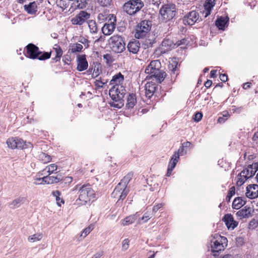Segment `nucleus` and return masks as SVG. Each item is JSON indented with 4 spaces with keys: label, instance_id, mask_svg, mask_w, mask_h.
Wrapping results in <instances>:
<instances>
[{
    "label": "nucleus",
    "instance_id": "f257e3e1",
    "mask_svg": "<svg viewBox=\"0 0 258 258\" xmlns=\"http://www.w3.org/2000/svg\"><path fill=\"white\" fill-rule=\"evenodd\" d=\"M124 76L120 72L114 75L110 81L109 85L112 86L109 91V95L113 100L110 103L111 106L120 108L124 104L123 98L126 90L122 86Z\"/></svg>",
    "mask_w": 258,
    "mask_h": 258
},
{
    "label": "nucleus",
    "instance_id": "2eb2a0df",
    "mask_svg": "<svg viewBox=\"0 0 258 258\" xmlns=\"http://www.w3.org/2000/svg\"><path fill=\"white\" fill-rule=\"evenodd\" d=\"M223 221L225 222L228 229L233 230L238 225V222L234 220L233 217L230 214L224 215Z\"/></svg>",
    "mask_w": 258,
    "mask_h": 258
},
{
    "label": "nucleus",
    "instance_id": "c85d7f7f",
    "mask_svg": "<svg viewBox=\"0 0 258 258\" xmlns=\"http://www.w3.org/2000/svg\"><path fill=\"white\" fill-rule=\"evenodd\" d=\"M25 201V198L23 197H19L14 200L9 205L11 208L15 209L19 207L20 205L24 204Z\"/></svg>",
    "mask_w": 258,
    "mask_h": 258
},
{
    "label": "nucleus",
    "instance_id": "bf43d9fd",
    "mask_svg": "<svg viewBox=\"0 0 258 258\" xmlns=\"http://www.w3.org/2000/svg\"><path fill=\"white\" fill-rule=\"evenodd\" d=\"M155 38L152 39H147L145 41L146 44L149 46H152V45L155 43Z\"/></svg>",
    "mask_w": 258,
    "mask_h": 258
},
{
    "label": "nucleus",
    "instance_id": "338daca9",
    "mask_svg": "<svg viewBox=\"0 0 258 258\" xmlns=\"http://www.w3.org/2000/svg\"><path fill=\"white\" fill-rule=\"evenodd\" d=\"M212 84V81L210 80H208L204 84V86L207 88H210Z\"/></svg>",
    "mask_w": 258,
    "mask_h": 258
},
{
    "label": "nucleus",
    "instance_id": "f8f14e48",
    "mask_svg": "<svg viewBox=\"0 0 258 258\" xmlns=\"http://www.w3.org/2000/svg\"><path fill=\"white\" fill-rule=\"evenodd\" d=\"M199 19L198 13L194 11L190 12L188 14L185 16L183 19V23L185 25H194Z\"/></svg>",
    "mask_w": 258,
    "mask_h": 258
},
{
    "label": "nucleus",
    "instance_id": "13d9d810",
    "mask_svg": "<svg viewBox=\"0 0 258 258\" xmlns=\"http://www.w3.org/2000/svg\"><path fill=\"white\" fill-rule=\"evenodd\" d=\"M242 110L243 108L242 107H236L235 106H232V111L233 113L236 112L237 113H240Z\"/></svg>",
    "mask_w": 258,
    "mask_h": 258
},
{
    "label": "nucleus",
    "instance_id": "ddd939ff",
    "mask_svg": "<svg viewBox=\"0 0 258 258\" xmlns=\"http://www.w3.org/2000/svg\"><path fill=\"white\" fill-rule=\"evenodd\" d=\"M128 194V190L122 188V187L117 184L113 191L111 196L114 198L118 199V200H123Z\"/></svg>",
    "mask_w": 258,
    "mask_h": 258
},
{
    "label": "nucleus",
    "instance_id": "393cba45",
    "mask_svg": "<svg viewBox=\"0 0 258 258\" xmlns=\"http://www.w3.org/2000/svg\"><path fill=\"white\" fill-rule=\"evenodd\" d=\"M25 10L29 14H34L37 11V7L35 2L24 6Z\"/></svg>",
    "mask_w": 258,
    "mask_h": 258
},
{
    "label": "nucleus",
    "instance_id": "1a4fd4ad",
    "mask_svg": "<svg viewBox=\"0 0 258 258\" xmlns=\"http://www.w3.org/2000/svg\"><path fill=\"white\" fill-rule=\"evenodd\" d=\"M90 17V14L81 11L75 17L72 19L71 22L74 25H82L84 24Z\"/></svg>",
    "mask_w": 258,
    "mask_h": 258
},
{
    "label": "nucleus",
    "instance_id": "423d86ee",
    "mask_svg": "<svg viewBox=\"0 0 258 258\" xmlns=\"http://www.w3.org/2000/svg\"><path fill=\"white\" fill-rule=\"evenodd\" d=\"M144 7L141 0H130L123 6V10L127 14L132 15L139 11Z\"/></svg>",
    "mask_w": 258,
    "mask_h": 258
},
{
    "label": "nucleus",
    "instance_id": "052dcab7",
    "mask_svg": "<svg viewBox=\"0 0 258 258\" xmlns=\"http://www.w3.org/2000/svg\"><path fill=\"white\" fill-rule=\"evenodd\" d=\"M163 206V204H158L156 205H155L153 207V212H154V213H156V212H157Z\"/></svg>",
    "mask_w": 258,
    "mask_h": 258
},
{
    "label": "nucleus",
    "instance_id": "774afa93",
    "mask_svg": "<svg viewBox=\"0 0 258 258\" xmlns=\"http://www.w3.org/2000/svg\"><path fill=\"white\" fill-rule=\"evenodd\" d=\"M103 255V252L100 251L95 254L92 258H100Z\"/></svg>",
    "mask_w": 258,
    "mask_h": 258
},
{
    "label": "nucleus",
    "instance_id": "2f4dec72",
    "mask_svg": "<svg viewBox=\"0 0 258 258\" xmlns=\"http://www.w3.org/2000/svg\"><path fill=\"white\" fill-rule=\"evenodd\" d=\"M17 149H24L32 147L30 143H27L24 142L22 139L17 138Z\"/></svg>",
    "mask_w": 258,
    "mask_h": 258
},
{
    "label": "nucleus",
    "instance_id": "a19ab883",
    "mask_svg": "<svg viewBox=\"0 0 258 258\" xmlns=\"http://www.w3.org/2000/svg\"><path fill=\"white\" fill-rule=\"evenodd\" d=\"M96 2L100 6L107 7L111 5L112 0H95Z\"/></svg>",
    "mask_w": 258,
    "mask_h": 258
},
{
    "label": "nucleus",
    "instance_id": "39448f33",
    "mask_svg": "<svg viewBox=\"0 0 258 258\" xmlns=\"http://www.w3.org/2000/svg\"><path fill=\"white\" fill-rule=\"evenodd\" d=\"M159 14L161 19L165 22L173 19L177 14L176 6L173 4H167L161 8Z\"/></svg>",
    "mask_w": 258,
    "mask_h": 258
},
{
    "label": "nucleus",
    "instance_id": "cd10ccee",
    "mask_svg": "<svg viewBox=\"0 0 258 258\" xmlns=\"http://www.w3.org/2000/svg\"><path fill=\"white\" fill-rule=\"evenodd\" d=\"M133 176V174L132 173H128L122 179H121L120 182L118 184L121 186L122 188L126 189L127 185L132 179Z\"/></svg>",
    "mask_w": 258,
    "mask_h": 258
},
{
    "label": "nucleus",
    "instance_id": "5fc2aeb1",
    "mask_svg": "<svg viewBox=\"0 0 258 258\" xmlns=\"http://www.w3.org/2000/svg\"><path fill=\"white\" fill-rule=\"evenodd\" d=\"M203 117V114L201 112H198L195 115L193 119L197 122L200 121Z\"/></svg>",
    "mask_w": 258,
    "mask_h": 258
},
{
    "label": "nucleus",
    "instance_id": "680f3d73",
    "mask_svg": "<svg viewBox=\"0 0 258 258\" xmlns=\"http://www.w3.org/2000/svg\"><path fill=\"white\" fill-rule=\"evenodd\" d=\"M219 77L222 82H225L228 80V76L225 74H220Z\"/></svg>",
    "mask_w": 258,
    "mask_h": 258
},
{
    "label": "nucleus",
    "instance_id": "f03ea898",
    "mask_svg": "<svg viewBox=\"0 0 258 258\" xmlns=\"http://www.w3.org/2000/svg\"><path fill=\"white\" fill-rule=\"evenodd\" d=\"M161 64L159 60H154L150 62L145 69L148 74L147 79H153L158 83H161L166 77V74L161 70Z\"/></svg>",
    "mask_w": 258,
    "mask_h": 258
},
{
    "label": "nucleus",
    "instance_id": "37998d69",
    "mask_svg": "<svg viewBox=\"0 0 258 258\" xmlns=\"http://www.w3.org/2000/svg\"><path fill=\"white\" fill-rule=\"evenodd\" d=\"M235 194V188L234 186H232L229 190L227 196L226 198V200L227 202H229L232 197Z\"/></svg>",
    "mask_w": 258,
    "mask_h": 258
},
{
    "label": "nucleus",
    "instance_id": "c756f323",
    "mask_svg": "<svg viewBox=\"0 0 258 258\" xmlns=\"http://www.w3.org/2000/svg\"><path fill=\"white\" fill-rule=\"evenodd\" d=\"M87 23L90 32L93 34H96L98 32V29L96 21L93 20H90L87 21Z\"/></svg>",
    "mask_w": 258,
    "mask_h": 258
},
{
    "label": "nucleus",
    "instance_id": "4be33fe9",
    "mask_svg": "<svg viewBox=\"0 0 258 258\" xmlns=\"http://www.w3.org/2000/svg\"><path fill=\"white\" fill-rule=\"evenodd\" d=\"M229 18L228 17H220L216 20L215 25L219 29L224 30L225 27L227 26Z\"/></svg>",
    "mask_w": 258,
    "mask_h": 258
},
{
    "label": "nucleus",
    "instance_id": "603ef678",
    "mask_svg": "<svg viewBox=\"0 0 258 258\" xmlns=\"http://www.w3.org/2000/svg\"><path fill=\"white\" fill-rule=\"evenodd\" d=\"M129 240L128 239H124L122 242V249L124 250H126L128 249L129 247Z\"/></svg>",
    "mask_w": 258,
    "mask_h": 258
},
{
    "label": "nucleus",
    "instance_id": "7ed1b4c3",
    "mask_svg": "<svg viewBox=\"0 0 258 258\" xmlns=\"http://www.w3.org/2000/svg\"><path fill=\"white\" fill-rule=\"evenodd\" d=\"M78 190L79 198L77 200L81 202L82 205H86L91 200L95 198V191L89 184H77L72 189V191Z\"/></svg>",
    "mask_w": 258,
    "mask_h": 258
},
{
    "label": "nucleus",
    "instance_id": "aec40b11",
    "mask_svg": "<svg viewBox=\"0 0 258 258\" xmlns=\"http://www.w3.org/2000/svg\"><path fill=\"white\" fill-rule=\"evenodd\" d=\"M127 50L133 54H137L140 48V43L138 40L130 41L127 45Z\"/></svg>",
    "mask_w": 258,
    "mask_h": 258
},
{
    "label": "nucleus",
    "instance_id": "6e6d98bb",
    "mask_svg": "<svg viewBox=\"0 0 258 258\" xmlns=\"http://www.w3.org/2000/svg\"><path fill=\"white\" fill-rule=\"evenodd\" d=\"M175 164L174 163H169L168 168L167 169V172L166 173V175L167 176H169L171 175V172L173 170V169L175 168Z\"/></svg>",
    "mask_w": 258,
    "mask_h": 258
},
{
    "label": "nucleus",
    "instance_id": "7c9ffc66",
    "mask_svg": "<svg viewBox=\"0 0 258 258\" xmlns=\"http://www.w3.org/2000/svg\"><path fill=\"white\" fill-rule=\"evenodd\" d=\"M57 165L53 163L50 164L48 166H47L41 172V175H43L45 173V172H46L48 173V175H50L51 174L53 173L55 171L57 170Z\"/></svg>",
    "mask_w": 258,
    "mask_h": 258
},
{
    "label": "nucleus",
    "instance_id": "a18cd8bd",
    "mask_svg": "<svg viewBox=\"0 0 258 258\" xmlns=\"http://www.w3.org/2000/svg\"><path fill=\"white\" fill-rule=\"evenodd\" d=\"M108 82V81L107 80H101V79L100 80H96L95 82H94L95 85L96 86V87L98 89L101 88L103 87V85L106 84Z\"/></svg>",
    "mask_w": 258,
    "mask_h": 258
},
{
    "label": "nucleus",
    "instance_id": "0eeeda50",
    "mask_svg": "<svg viewBox=\"0 0 258 258\" xmlns=\"http://www.w3.org/2000/svg\"><path fill=\"white\" fill-rule=\"evenodd\" d=\"M227 239L225 237L216 235L211 240V251L214 256L216 255L215 252L223 250L227 245Z\"/></svg>",
    "mask_w": 258,
    "mask_h": 258
},
{
    "label": "nucleus",
    "instance_id": "473e14b6",
    "mask_svg": "<svg viewBox=\"0 0 258 258\" xmlns=\"http://www.w3.org/2000/svg\"><path fill=\"white\" fill-rule=\"evenodd\" d=\"M214 6V4H210L209 2H207L204 5L205 10L203 11V14L205 15V17H207L210 15L212 9Z\"/></svg>",
    "mask_w": 258,
    "mask_h": 258
},
{
    "label": "nucleus",
    "instance_id": "dca6fc26",
    "mask_svg": "<svg viewBox=\"0 0 258 258\" xmlns=\"http://www.w3.org/2000/svg\"><path fill=\"white\" fill-rule=\"evenodd\" d=\"M253 212V208L246 206L239 210L236 213V215L240 219L247 218L252 216Z\"/></svg>",
    "mask_w": 258,
    "mask_h": 258
},
{
    "label": "nucleus",
    "instance_id": "49530a36",
    "mask_svg": "<svg viewBox=\"0 0 258 258\" xmlns=\"http://www.w3.org/2000/svg\"><path fill=\"white\" fill-rule=\"evenodd\" d=\"M94 229V226L92 225H90L86 228H85L81 234V236H83V237H85L87 235H88L90 232Z\"/></svg>",
    "mask_w": 258,
    "mask_h": 258
},
{
    "label": "nucleus",
    "instance_id": "b1692460",
    "mask_svg": "<svg viewBox=\"0 0 258 258\" xmlns=\"http://www.w3.org/2000/svg\"><path fill=\"white\" fill-rule=\"evenodd\" d=\"M140 215L138 213L135 214L130 215L126 217L122 220V225L123 226L128 225L134 223L138 218H139Z\"/></svg>",
    "mask_w": 258,
    "mask_h": 258
},
{
    "label": "nucleus",
    "instance_id": "f3484780",
    "mask_svg": "<svg viewBox=\"0 0 258 258\" xmlns=\"http://www.w3.org/2000/svg\"><path fill=\"white\" fill-rule=\"evenodd\" d=\"M77 70L79 72L86 70L88 67V63L87 61L86 55L85 54L79 55L77 58Z\"/></svg>",
    "mask_w": 258,
    "mask_h": 258
},
{
    "label": "nucleus",
    "instance_id": "72a5a7b5",
    "mask_svg": "<svg viewBox=\"0 0 258 258\" xmlns=\"http://www.w3.org/2000/svg\"><path fill=\"white\" fill-rule=\"evenodd\" d=\"M43 237L42 233H37L33 235H30L28 237V240L30 242H35L40 241Z\"/></svg>",
    "mask_w": 258,
    "mask_h": 258
},
{
    "label": "nucleus",
    "instance_id": "de8ad7c7",
    "mask_svg": "<svg viewBox=\"0 0 258 258\" xmlns=\"http://www.w3.org/2000/svg\"><path fill=\"white\" fill-rule=\"evenodd\" d=\"M248 178L246 176H241V172L238 175V180L236 182L237 186L242 185Z\"/></svg>",
    "mask_w": 258,
    "mask_h": 258
},
{
    "label": "nucleus",
    "instance_id": "79ce46f5",
    "mask_svg": "<svg viewBox=\"0 0 258 258\" xmlns=\"http://www.w3.org/2000/svg\"><path fill=\"white\" fill-rule=\"evenodd\" d=\"M51 52H42V53L38 55L37 59L40 60H44L51 57Z\"/></svg>",
    "mask_w": 258,
    "mask_h": 258
},
{
    "label": "nucleus",
    "instance_id": "6e6552de",
    "mask_svg": "<svg viewBox=\"0 0 258 258\" xmlns=\"http://www.w3.org/2000/svg\"><path fill=\"white\" fill-rule=\"evenodd\" d=\"M151 26L152 23L150 21L143 20L141 21L137 25L135 34V37L140 39L144 37L150 31Z\"/></svg>",
    "mask_w": 258,
    "mask_h": 258
},
{
    "label": "nucleus",
    "instance_id": "5701e85b",
    "mask_svg": "<svg viewBox=\"0 0 258 258\" xmlns=\"http://www.w3.org/2000/svg\"><path fill=\"white\" fill-rule=\"evenodd\" d=\"M245 198L244 197H238L234 199L232 203V208L235 209H239L243 206L245 203Z\"/></svg>",
    "mask_w": 258,
    "mask_h": 258
},
{
    "label": "nucleus",
    "instance_id": "c9c22d12",
    "mask_svg": "<svg viewBox=\"0 0 258 258\" xmlns=\"http://www.w3.org/2000/svg\"><path fill=\"white\" fill-rule=\"evenodd\" d=\"M152 217L151 214L147 211L146 212L141 219H139L138 223L142 224L147 222Z\"/></svg>",
    "mask_w": 258,
    "mask_h": 258
},
{
    "label": "nucleus",
    "instance_id": "a211bd4d",
    "mask_svg": "<svg viewBox=\"0 0 258 258\" xmlns=\"http://www.w3.org/2000/svg\"><path fill=\"white\" fill-rule=\"evenodd\" d=\"M256 170L255 164L249 165L241 172V176H246L248 179L250 178L255 174Z\"/></svg>",
    "mask_w": 258,
    "mask_h": 258
},
{
    "label": "nucleus",
    "instance_id": "e2e57ef3",
    "mask_svg": "<svg viewBox=\"0 0 258 258\" xmlns=\"http://www.w3.org/2000/svg\"><path fill=\"white\" fill-rule=\"evenodd\" d=\"M184 146H182L179 148L177 152L179 153L180 156H183L185 154V152H184Z\"/></svg>",
    "mask_w": 258,
    "mask_h": 258
},
{
    "label": "nucleus",
    "instance_id": "0e129e2a",
    "mask_svg": "<svg viewBox=\"0 0 258 258\" xmlns=\"http://www.w3.org/2000/svg\"><path fill=\"white\" fill-rule=\"evenodd\" d=\"M252 141L255 144L258 143V132H255L252 137Z\"/></svg>",
    "mask_w": 258,
    "mask_h": 258
},
{
    "label": "nucleus",
    "instance_id": "c03bdc74",
    "mask_svg": "<svg viewBox=\"0 0 258 258\" xmlns=\"http://www.w3.org/2000/svg\"><path fill=\"white\" fill-rule=\"evenodd\" d=\"M87 5L86 0H77L76 2V6L80 9L85 8Z\"/></svg>",
    "mask_w": 258,
    "mask_h": 258
},
{
    "label": "nucleus",
    "instance_id": "58836bf2",
    "mask_svg": "<svg viewBox=\"0 0 258 258\" xmlns=\"http://www.w3.org/2000/svg\"><path fill=\"white\" fill-rule=\"evenodd\" d=\"M103 58L104 62L109 66L111 65L112 62L114 61L113 56L112 55L109 53L104 54Z\"/></svg>",
    "mask_w": 258,
    "mask_h": 258
},
{
    "label": "nucleus",
    "instance_id": "4c0bfd02",
    "mask_svg": "<svg viewBox=\"0 0 258 258\" xmlns=\"http://www.w3.org/2000/svg\"><path fill=\"white\" fill-rule=\"evenodd\" d=\"M17 138H9L7 141V144L9 147L12 149L17 148Z\"/></svg>",
    "mask_w": 258,
    "mask_h": 258
},
{
    "label": "nucleus",
    "instance_id": "6ab92c4d",
    "mask_svg": "<svg viewBox=\"0 0 258 258\" xmlns=\"http://www.w3.org/2000/svg\"><path fill=\"white\" fill-rule=\"evenodd\" d=\"M115 22H110L109 23H105L102 28V32L105 35H109L111 34L115 28Z\"/></svg>",
    "mask_w": 258,
    "mask_h": 258
},
{
    "label": "nucleus",
    "instance_id": "f704fd0d",
    "mask_svg": "<svg viewBox=\"0 0 258 258\" xmlns=\"http://www.w3.org/2000/svg\"><path fill=\"white\" fill-rule=\"evenodd\" d=\"M83 49V46L79 43H75L73 44L71 48H70V51H71L72 53H76L80 52L82 51Z\"/></svg>",
    "mask_w": 258,
    "mask_h": 258
},
{
    "label": "nucleus",
    "instance_id": "20e7f679",
    "mask_svg": "<svg viewBox=\"0 0 258 258\" xmlns=\"http://www.w3.org/2000/svg\"><path fill=\"white\" fill-rule=\"evenodd\" d=\"M108 42L111 50L114 53H121L125 49L124 38L120 35H113L109 39Z\"/></svg>",
    "mask_w": 258,
    "mask_h": 258
},
{
    "label": "nucleus",
    "instance_id": "4d7b16f0",
    "mask_svg": "<svg viewBox=\"0 0 258 258\" xmlns=\"http://www.w3.org/2000/svg\"><path fill=\"white\" fill-rule=\"evenodd\" d=\"M79 42L84 44L86 48L89 46V44H88L89 41L87 39H86L85 38H84V37L80 38L79 40Z\"/></svg>",
    "mask_w": 258,
    "mask_h": 258
},
{
    "label": "nucleus",
    "instance_id": "412c9836",
    "mask_svg": "<svg viewBox=\"0 0 258 258\" xmlns=\"http://www.w3.org/2000/svg\"><path fill=\"white\" fill-rule=\"evenodd\" d=\"M157 88V85L152 82H148L145 85L146 96L147 97L151 98L155 93L156 88Z\"/></svg>",
    "mask_w": 258,
    "mask_h": 258
},
{
    "label": "nucleus",
    "instance_id": "bb28decb",
    "mask_svg": "<svg viewBox=\"0 0 258 258\" xmlns=\"http://www.w3.org/2000/svg\"><path fill=\"white\" fill-rule=\"evenodd\" d=\"M174 44L169 39L164 40L161 43V49L164 51L171 50L173 48Z\"/></svg>",
    "mask_w": 258,
    "mask_h": 258
},
{
    "label": "nucleus",
    "instance_id": "4468645a",
    "mask_svg": "<svg viewBox=\"0 0 258 258\" xmlns=\"http://www.w3.org/2000/svg\"><path fill=\"white\" fill-rule=\"evenodd\" d=\"M245 196L247 198L253 199L258 197V185L257 184H249L246 187Z\"/></svg>",
    "mask_w": 258,
    "mask_h": 258
},
{
    "label": "nucleus",
    "instance_id": "3c124183",
    "mask_svg": "<svg viewBox=\"0 0 258 258\" xmlns=\"http://www.w3.org/2000/svg\"><path fill=\"white\" fill-rule=\"evenodd\" d=\"M53 49H54V50L55 51L56 55H58V56H62L63 51H62V50L61 49V47L59 45L55 44V47H53Z\"/></svg>",
    "mask_w": 258,
    "mask_h": 258
},
{
    "label": "nucleus",
    "instance_id": "8fccbe9b",
    "mask_svg": "<svg viewBox=\"0 0 258 258\" xmlns=\"http://www.w3.org/2000/svg\"><path fill=\"white\" fill-rule=\"evenodd\" d=\"M56 4L58 7L62 9H64L67 7L66 0H56Z\"/></svg>",
    "mask_w": 258,
    "mask_h": 258
},
{
    "label": "nucleus",
    "instance_id": "09e8293b",
    "mask_svg": "<svg viewBox=\"0 0 258 258\" xmlns=\"http://www.w3.org/2000/svg\"><path fill=\"white\" fill-rule=\"evenodd\" d=\"M179 153H177V152H175L172 157L169 163H174L175 166H176L177 163L178 161V159L179 158Z\"/></svg>",
    "mask_w": 258,
    "mask_h": 258
},
{
    "label": "nucleus",
    "instance_id": "ea45409f",
    "mask_svg": "<svg viewBox=\"0 0 258 258\" xmlns=\"http://www.w3.org/2000/svg\"><path fill=\"white\" fill-rule=\"evenodd\" d=\"M52 195L53 197L55 198V200L57 203V205L59 206H61V204L59 203V201L60 203L63 204L64 201L62 200H60V198L59 197L60 195V193L58 190H55L53 191L52 193Z\"/></svg>",
    "mask_w": 258,
    "mask_h": 258
},
{
    "label": "nucleus",
    "instance_id": "a878e982",
    "mask_svg": "<svg viewBox=\"0 0 258 258\" xmlns=\"http://www.w3.org/2000/svg\"><path fill=\"white\" fill-rule=\"evenodd\" d=\"M137 103L136 96L135 94H130L127 97L126 107L128 109L133 108Z\"/></svg>",
    "mask_w": 258,
    "mask_h": 258
},
{
    "label": "nucleus",
    "instance_id": "9b49d317",
    "mask_svg": "<svg viewBox=\"0 0 258 258\" xmlns=\"http://www.w3.org/2000/svg\"><path fill=\"white\" fill-rule=\"evenodd\" d=\"M50 175L44 176L43 177L37 178L36 179V181L34 182L35 184L46 183V184H52L54 183H57L60 180V177L49 176Z\"/></svg>",
    "mask_w": 258,
    "mask_h": 258
},
{
    "label": "nucleus",
    "instance_id": "9d476101",
    "mask_svg": "<svg viewBox=\"0 0 258 258\" xmlns=\"http://www.w3.org/2000/svg\"><path fill=\"white\" fill-rule=\"evenodd\" d=\"M26 56L33 59H37L38 55L42 53L39 48L33 43L28 44L26 47Z\"/></svg>",
    "mask_w": 258,
    "mask_h": 258
},
{
    "label": "nucleus",
    "instance_id": "e433bc0d",
    "mask_svg": "<svg viewBox=\"0 0 258 258\" xmlns=\"http://www.w3.org/2000/svg\"><path fill=\"white\" fill-rule=\"evenodd\" d=\"M39 159L44 163H47L51 160V157L44 153H41L39 155Z\"/></svg>",
    "mask_w": 258,
    "mask_h": 258
},
{
    "label": "nucleus",
    "instance_id": "69168bd1",
    "mask_svg": "<svg viewBox=\"0 0 258 258\" xmlns=\"http://www.w3.org/2000/svg\"><path fill=\"white\" fill-rule=\"evenodd\" d=\"M152 3L153 5L158 7L161 3V0H152Z\"/></svg>",
    "mask_w": 258,
    "mask_h": 258
},
{
    "label": "nucleus",
    "instance_id": "864d4df0",
    "mask_svg": "<svg viewBox=\"0 0 258 258\" xmlns=\"http://www.w3.org/2000/svg\"><path fill=\"white\" fill-rule=\"evenodd\" d=\"M257 223L256 220L254 219H253L250 221L248 227L249 229H254L257 227Z\"/></svg>",
    "mask_w": 258,
    "mask_h": 258
}]
</instances>
